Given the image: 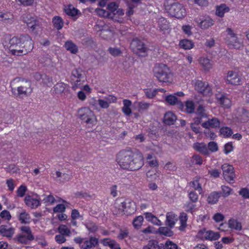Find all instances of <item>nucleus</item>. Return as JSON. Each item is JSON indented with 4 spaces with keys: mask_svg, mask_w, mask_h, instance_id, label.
<instances>
[{
    "mask_svg": "<svg viewBox=\"0 0 249 249\" xmlns=\"http://www.w3.org/2000/svg\"><path fill=\"white\" fill-rule=\"evenodd\" d=\"M116 161L121 168L128 171H136L144 165L143 154L137 150H123L117 155Z\"/></svg>",
    "mask_w": 249,
    "mask_h": 249,
    "instance_id": "f257e3e1",
    "label": "nucleus"
},
{
    "mask_svg": "<svg viewBox=\"0 0 249 249\" xmlns=\"http://www.w3.org/2000/svg\"><path fill=\"white\" fill-rule=\"evenodd\" d=\"M9 44L3 42V45L9 48L12 54L16 55L26 54L33 48V42L28 35H23L19 37L14 36L9 39Z\"/></svg>",
    "mask_w": 249,
    "mask_h": 249,
    "instance_id": "f03ea898",
    "label": "nucleus"
},
{
    "mask_svg": "<svg viewBox=\"0 0 249 249\" xmlns=\"http://www.w3.org/2000/svg\"><path fill=\"white\" fill-rule=\"evenodd\" d=\"M10 86L12 93L17 96H28L33 91L31 81L20 77L14 79Z\"/></svg>",
    "mask_w": 249,
    "mask_h": 249,
    "instance_id": "7ed1b4c3",
    "label": "nucleus"
},
{
    "mask_svg": "<svg viewBox=\"0 0 249 249\" xmlns=\"http://www.w3.org/2000/svg\"><path fill=\"white\" fill-rule=\"evenodd\" d=\"M154 76L160 82L172 83L173 74L169 68L164 64H156L153 69Z\"/></svg>",
    "mask_w": 249,
    "mask_h": 249,
    "instance_id": "20e7f679",
    "label": "nucleus"
},
{
    "mask_svg": "<svg viewBox=\"0 0 249 249\" xmlns=\"http://www.w3.org/2000/svg\"><path fill=\"white\" fill-rule=\"evenodd\" d=\"M78 118L85 123L90 126L95 125L97 119L94 112L89 108L85 107L78 109L77 111Z\"/></svg>",
    "mask_w": 249,
    "mask_h": 249,
    "instance_id": "39448f33",
    "label": "nucleus"
},
{
    "mask_svg": "<svg viewBox=\"0 0 249 249\" xmlns=\"http://www.w3.org/2000/svg\"><path fill=\"white\" fill-rule=\"evenodd\" d=\"M110 18L115 21L121 23L123 21L122 17L124 12L122 9L119 8L118 5L115 2H110L107 6Z\"/></svg>",
    "mask_w": 249,
    "mask_h": 249,
    "instance_id": "423d86ee",
    "label": "nucleus"
},
{
    "mask_svg": "<svg viewBox=\"0 0 249 249\" xmlns=\"http://www.w3.org/2000/svg\"><path fill=\"white\" fill-rule=\"evenodd\" d=\"M166 10L171 16L178 18H182L186 15L185 9L178 3L166 5Z\"/></svg>",
    "mask_w": 249,
    "mask_h": 249,
    "instance_id": "0eeeda50",
    "label": "nucleus"
},
{
    "mask_svg": "<svg viewBox=\"0 0 249 249\" xmlns=\"http://www.w3.org/2000/svg\"><path fill=\"white\" fill-rule=\"evenodd\" d=\"M85 80V75L81 69H75L72 71L71 81L73 89L76 90L79 88Z\"/></svg>",
    "mask_w": 249,
    "mask_h": 249,
    "instance_id": "6e6552de",
    "label": "nucleus"
},
{
    "mask_svg": "<svg viewBox=\"0 0 249 249\" xmlns=\"http://www.w3.org/2000/svg\"><path fill=\"white\" fill-rule=\"evenodd\" d=\"M74 241L79 245L81 249H93L99 242L98 239L95 237H90L89 239L76 237Z\"/></svg>",
    "mask_w": 249,
    "mask_h": 249,
    "instance_id": "1a4fd4ad",
    "label": "nucleus"
},
{
    "mask_svg": "<svg viewBox=\"0 0 249 249\" xmlns=\"http://www.w3.org/2000/svg\"><path fill=\"white\" fill-rule=\"evenodd\" d=\"M20 230L22 232L16 236V239L19 243L27 244L34 239V236L29 227L22 226Z\"/></svg>",
    "mask_w": 249,
    "mask_h": 249,
    "instance_id": "9d476101",
    "label": "nucleus"
},
{
    "mask_svg": "<svg viewBox=\"0 0 249 249\" xmlns=\"http://www.w3.org/2000/svg\"><path fill=\"white\" fill-rule=\"evenodd\" d=\"M192 82L195 89L204 96H210L212 95L211 88L207 83L203 82L199 80H195Z\"/></svg>",
    "mask_w": 249,
    "mask_h": 249,
    "instance_id": "9b49d317",
    "label": "nucleus"
},
{
    "mask_svg": "<svg viewBox=\"0 0 249 249\" xmlns=\"http://www.w3.org/2000/svg\"><path fill=\"white\" fill-rule=\"evenodd\" d=\"M224 178L230 183H233L235 177L233 167L229 164L225 163L221 167Z\"/></svg>",
    "mask_w": 249,
    "mask_h": 249,
    "instance_id": "f8f14e48",
    "label": "nucleus"
},
{
    "mask_svg": "<svg viewBox=\"0 0 249 249\" xmlns=\"http://www.w3.org/2000/svg\"><path fill=\"white\" fill-rule=\"evenodd\" d=\"M26 205L31 209H35L40 205L39 196L36 194L27 195L24 198Z\"/></svg>",
    "mask_w": 249,
    "mask_h": 249,
    "instance_id": "ddd939ff",
    "label": "nucleus"
},
{
    "mask_svg": "<svg viewBox=\"0 0 249 249\" xmlns=\"http://www.w3.org/2000/svg\"><path fill=\"white\" fill-rule=\"evenodd\" d=\"M195 21L197 26L202 30H206L214 24L213 20L209 16L196 18Z\"/></svg>",
    "mask_w": 249,
    "mask_h": 249,
    "instance_id": "4468645a",
    "label": "nucleus"
},
{
    "mask_svg": "<svg viewBox=\"0 0 249 249\" xmlns=\"http://www.w3.org/2000/svg\"><path fill=\"white\" fill-rule=\"evenodd\" d=\"M132 50L139 55L143 56L147 50L144 43L138 39H133L130 44Z\"/></svg>",
    "mask_w": 249,
    "mask_h": 249,
    "instance_id": "2eb2a0df",
    "label": "nucleus"
},
{
    "mask_svg": "<svg viewBox=\"0 0 249 249\" xmlns=\"http://www.w3.org/2000/svg\"><path fill=\"white\" fill-rule=\"evenodd\" d=\"M226 82L233 85H239L241 84V78L238 73L229 71L227 73Z\"/></svg>",
    "mask_w": 249,
    "mask_h": 249,
    "instance_id": "dca6fc26",
    "label": "nucleus"
},
{
    "mask_svg": "<svg viewBox=\"0 0 249 249\" xmlns=\"http://www.w3.org/2000/svg\"><path fill=\"white\" fill-rule=\"evenodd\" d=\"M95 29L97 31H101V36L105 39H107L110 36L113 35V29H108V26L103 24H98L95 26Z\"/></svg>",
    "mask_w": 249,
    "mask_h": 249,
    "instance_id": "f3484780",
    "label": "nucleus"
},
{
    "mask_svg": "<svg viewBox=\"0 0 249 249\" xmlns=\"http://www.w3.org/2000/svg\"><path fill=\"white\" fill-rule=\"evenodd\" d=\"M201 125L203 128L206 129H216L219 127L220 125V121L218 118L216 117H213L212 118L208 119L207 121L203 122Z\"/></svg>",
    "mask_w": 249,
    "mask_h": 249,
    "instance_id": "a211bd4d",
    "label": "nucleus"
},
{
    "mask_svg": "<svg viewBox=\"0 0 249 249\" xmlns=\"http://www.w3.org/2000/svg\"><path fill=\"white\" fill-rule=\"evenodd\" d=\"M23 21L33 31L36 30L39 27L38 21L35 18L30 15L24 16L23 18Z\"/></svg>",
    "mask_w": 249,
    "mask_h": 249,
    "instance_id": "6ab92c4d",
    "label": "nucleus"
},
{
    "mask_svg": "<svg viewBox=\"0 0 249 249\" xmlns=\"http://www.w3.org/2000/svg\"><path fill=\"white\" fill-rule=\"evenodd\" d=\"M226 43L231 48L240 49L244 46L243 39L237 35Z\"/></svg>",
    "mask_w": 249,
    "mask_h": 249,
    "instance_id": "aec40b11",
    "label": "nucleus"
},
{
    "mask_svg": "<svg viewBox=\"0 0 249 249\" xmlns=\"http://www.w3.org/2000/svg\"><path fill=\"white\" fill-rule=\"evenodd\" d=\"M165 101L172 106L177 105L179 109H183L184 106L183 103L179 100L175 95L170 94L165 97Z\"/></svg>",
    "mask_w": 249,
    "mask_h": 249,
    "instance_id": "412c9836",
    "label": "nucleus"
},
{
    "mask_svg": "<svg viewBox=\"0 0 249 249\" xmlns=\"http://www.w3.org/2000/svg\"><path fill=\"white\" fill-rule=\"evenodd\" d=\"M200 233L202 235V237L206 240H216L218 239L220 235L218 232H214L212 231H202Z\"/></svg>",
    "mask_w": 249,
    "mask_h": 249,
    "instance_id": "4be33fe9",
    "label": "nucleus"
},
{
    "mask_svg": "<svg viewBox=\"0 0 249 249\" xmlns=\"http://www.w3.org/2000/svg\"><path fill=\"white\" fill-rule=\"evenodd\" d=\"M199 64L204 70L208 71L213 67V62L207 57L202 56L198 59Z\"/></svg>",
    "mask_w": 249,
    "mask_h": 249,
    "instance_id": "5701e85b",
    "label": "nucleus"
},
{
    "mask_svg": "<svg viewBox=\"0 0 249 249\" xmlns=\"http://www.w3.org/2000/svg\"><path fill=\"white\" fill-rule=\"evenodd\" d=\"M14 233L15 229L13 228L9 227L5 225L0 226V234L3 236L11 237Z\"/></svg>",
    "mask_w": 249,
    "mask_h": 249,
    "instance_id": "b1692460",
    "label": "nucleus"
},
{
    "mask_svg": "<svg viewBox=\"0 0 249 249\" xmlns=\"http://www.w3.org/2000/svg\"><path fill=\"white\" fill-rule=\"evenodd\" d=\"M177 214L173 212H169L166 214V224L170 228H173L178 221Z\"/></svg>",
    "mask_w": 249,
    "mask_h": 249,
    "instance_id": "393cba45",
    "label": "nucleus"
},
{
    "mask_svg": "<svg viewBox=\"0 0 249 249\" xmlns=\"http://www.w3.org/2000/svg\"><path fill=\"white\" fill-rule=\"evenodd\" d=\"M18 219L22 224H28L31 222V216L26 210H22L20 212L18 213Z\"/></svg>",
    "mask_w": 249,
    "mask_h": 249,
    "instance_id": "a878e982",
    "label": "nucleus"
},
{
    "mask_svg": "<svg viewBox=\"0 0 249 249\" xmlns=\"http://www.w3.org/2000/svg\"><path fill=\"white\" fill-rule=\"evenodd\" d=\"M56 94H61L68 90L69 86L63 82L57 83L53 87Z\"/></svg>",
    "mask_w": 249,
    "mask_h": 249,
    "instance_id": "bb28decb",
    "label": "nucleus"
},
{
    "mask_svg": "<svg viewBox=\"0 0 249 249\" xmlns=\"http://www.w3.org/2000/svg\"><path fill=\"white\" fill-rule=\"evenodd\" d=\"M229 227L232 230L237 231H240L242 229V225L241 223L237 219L231 218L228 221Z\"/></svg>",
    "mask_w": 249,
    "mask_h": 249,
    "instance_id": "cd10ccee",
    "label": "nucleus"
},
{
    "mask_svg": "<svg viewBox=\"0 0 249 249\" xmlns=\"http://www.w3.org/2000/svg\"><path fill=\"white\" fill-rule=\"evenodd\" d=\"M145 219L147 221L157 226H161L162 222L155 215L151 213H144Z\"/></svg>",
    "mask_w": 249,
    "mask_h": 249,
    "instance_id": "c85d7f7f",
    "label": "nucleus"
},
{
    "mask_svg": "<svg viewBox=\"0 0 249 249\" xmlns=\"http://www.w3.org/2000/svg\"><path fill=\"white\" fill-rule=\"evenodd\" d=\"M130 204H131L129 203H125V201L121 202L120 203L118 202H116L115 204V208L116 209H118V211H114V213H115V214H116L125 213V208H126L127 206H130Z\"/></svg>",
    "mask_w": 249,
    "mask_h": 249,
    "instance_id": "c756f323",
    "label": "nucleus"
},
{
    "mask_svg": "<svg viewBox=\"0 0 249 249\" xmlns=\"http://www.w3.org/2000/svg\"><path fill=\"white\" fill-rule=\"evenodd\" d=\"M176 120V116L172 112L168 111L164 115V122L168 125L173 124Z\"/></svg>",
    "mask_w": 249,
    "mask_h": 249,
    "instance_id": "7c9ffc66",
    "label": "nucleus"
},
{
    "mask_svg": "<svg viewBox=\"0 0 249 249\" xmlns=\"http://www.w3.org/2000/svg\"><path fill=\"white\" fill-rule=\"evenodd\" d=\"M158 25L161 31H162L164 33L168 32L169 28V24L165 18H159Z\"/></svg>",
    "mask_w": 249,
    "mask_h": 249,
    "instance_id": "2f4dec72",
    "label": "nucleus"
},
{
    "mask_svg": "<svg viewBox=\"0 0 249 249\" xmlns=\"http://www.w3.org/2000/svg\"><path fill=\"white\" fill-rule=\"evenodd\" d=\"M132 102L130 100L124 99L123 100V107H122V111L126 116H129L132 113L131 106Z\"/></svg>",
    "mask_w": 249,
    "mask_h": 249,
    "instance_id": "473e14b6",
    "label": "nucleus"
},
{
    "mask_svg": "<svg viewBox=\"0 0 249 249\" xmlns=\"http://www.w3.org/2000/svg\"><path fill=\"white\" fill-rule=\"evenodd\" d=\"M217 99L219 104L224 108H229L231 106L230 100L224 95L217 96Z\"/></svg>",
    "mask_w": 249,
    "mask_h": 249,
    "instance_id": "72a5a7b5",
    "label": "nucleus"
},
{
    "mask_svg": "<svg viewBox=\"0 0 249 249\" xmlns=\"http://www.w3.org/2000/svg\"><path fill=\"white\" fill-rule=\"evenodd\" d=\"M230 8L225 4H221L216 7V15L219 17H223L226 13L229 12Z\"/></svg>",
    "mask_w": 249,
    "mask_h": 249,
    "instance_id": "f704fd0d",
    "label": "nucleus"
},
{
    "mask_svg": "<svg viewBox=\"0 0 249 249\" xmlns=\"http://www.w3.org/2000/svg\"><path fill=\"white\" fill-rule=\"evenodd\" d=\"M0 21L6 24H11L13 22V16L9 13L0 14Z\"/></svg>",
    "mask_w": 249,
    "mask_h": 249,
    "instance_id": "c9c22d12",
    "label": "nucleus"
},
{
    "mask_svg": "<svg viewBox=\"0 0 249 249\" xmlns=\"http://www.w3.org/2000/svg\"><path fill=\"white\" fill-rule=\"evenodd\" d=\"M221 195V193L218 192H214L210 194L208 196L207 201L209 204H216L219 199Z\"/></svg>",
    "mask_w": 249,
    "mask_h": 249,
    "instance_id": "e433bc0d",
    "label": "nucleus"
},
{
    "mask_svg": "<svg viewBox=\"0 0 249 249\" xmlns=\"http://www.w3.org/2000/svg\"><path fill=\"white\" fill-rule=\"evenodd\" d=\"M194 148L198 152L207 155L209 153L206 145L204 143H196L194 144Z\"/></svg>",
    "mask_w": 249,
    "mask_h": 249,
    "instance_id": "4c0bfd02",
    "label": "nucleus"
},
{
    "mask_svg": "<svg viewBox=\"0 0 249 249\" xmlns=\"http://www.w3.org/2000/svg\"><path fill=\"white\" fill-rule=\"evenodd\" d=\"M52 22L54 27L58 30L61 29L63 27L64 22L60 17H54L53 18Z\"/></svg>",
    "mask_w": 249,
    "mask_h": 249,
    "instance_id": "58836bf2",
    "label": "nucleus"
},
{
    "mask_svg": "<svg viewBox=\"0 0 249 249\" xmlns=\"http://www.w3.org/2000/svg\"><path fill=\"white\" fill-rule=\"evenodd\" d=\"M65 12L69 16L74 17L79 13V10L72 5L66 6L64 8Z\"/></svg>",
    "mask_w": 249,
    "mask_h": 249,
    "instance_id": "ea45409f",
    "label": "nucleus"
},
{
    "mask_svg": "<svg viewBox=\"0 0 249 249\" xmlns=\"http://www.w3.org/2000/svg\"><path fill=\"white\" fill-rule=\"evenodd\" d=\"M179 45L185 50H190L193 48L194 44L193 41L190 40L183 39L180 41Z\"/></svg>",
    "mask_w": 249,
    "mask_h": 249,
    "instance_id": "a19ab883",
    "label": "nucleus"
},
{
    "mask_svg": "<svg viewBox=\"0 0 249 249\" xmlns=\"http://www.w3.org/2000/svg\"><path fill=\"white\" fill-rule=\"evenodd\" d=\"M65 48L71 53L75 54L78 52L77 46L71 41H67L65 44Z\"/></svg>",
    "mask_w": 249,
    "mask_h": 249,
    "instance_id": "79ce46f5",
    "label": "nucleus"
},
{
    "mask_svg": "<svg viewBox=\"0 0 249 249\" xmlns=\"http://www.w3.org/2000/svg\"><path fill=\"white\" fill-rule=\"evenodd\" d=\"M180 226L179 227L180 231H184L187 226V215L185 213H182L179 217Z\"/></svg>",
    "mask_w": 249,
    "mask_h": 249,
    "instance_id": "37998d69",
    "label": "nucleus"
},
{
    "mask_svg": "<svg viewBox=\"0 0 249 249\" xmlns=\"http://www.w3.org/2000/svg\"><path fill=\"white\" fill-rule=\"evenodd\" d=\"M183 109H180L182 111H186L188 113L194 112L195 109L194 103L192 101H187L184 105Z\"/></svg>",
    "mask_w": 249,
    "mask_h": 249,
    "instance_id": "c03bdc74",
    "label": "nucleus"
},
{
    "mask_svg": "<svg viewBox=\"0 0 249 249\" xmlns=\"http://www.w3.org/2000/svg\"><path fill=\"white\" fill-rule=\"evenodd\" d=\"M219 132L220 135L224 138H228L231 136L233 133L232 130L228 127H221L220 129Z\"/></svg>",
    "mask_w": 249,
    "mask_h": 249,
    "instance_id": "a18cd8bd",
    "label": "nucleus"
},
{
    "mask_svg": "<svg viewBox=\"0 0 249 249\" xmlns=\"http://www.w3.org/2000/svg\"><path fill=\"white\" fill-rule=\"evenodd\" d=\"M157 233L159 232L160 234L164 235L166 236H171L173 234V231L168 227H160L157 231Z\"/></svg>",
    "mask_w": 249,
    "mask_h": 249,
    "instance_id": "49530a36",
    "label": "nucleus"
},
{
    "mask_svg": "<svg viewBox=\"0 0 249 249\" xmlns=\"http://www.w3.org/2000/svg\"><path fill=\"white\" fill-rule=\"evenodd\" d=\"M226 36L225 38V42H227L231 38L235 37L237 35L235 33L234 31L230 27H228L225 30Z\"/></svg>",
    "mask_w": 249,
    "mask_h": 249,
    "instance_id": "de8ad7c7",
    "label": "nucleus"
},
{
    "mask_svg": "<svg viewBox=\"0 0 249 249\" xmlns=\"http://www.w3.org/2000/svg\"><path fill=\"white\" fill-rule=\"evenodd\" d=\"M42 201L46 205H51L54 203L55 199L53 195H45Z\"/></svg>",
    "mask_w": 249,
    "mask_h": 249,
    "instance_id": "09e8293b",
    "label": "nucleus"
},
{
    "mask_svg": "<svg viewBox=\"0 0 249 249\" xmlns=\"http://www.w3.org/2000/svg\"><path fill=\"white\" fill-rule=\"evenodd\" d=\"M59 232L65 236H70L71 234L70 230L65 225H61L58 228Z\"/></svg>",
    "mask_w": 249,
    "mask_h": 249,
    "instance_id": "8fccbe9b",
    "label": "nucleus"
},
{
    "mask_svg": "<svg viewBox=\"0 0 249 249\" xmlns=\"http://www.w3.org/2000/svg\"><path fill=\"white\" fill-rule=\"evenodd\" d=\"M143 221V217L142 216L139 215L134 219L133 221V226L135 229H139L142 225Z\"/></svg>",
    "mask_w": 249,
    "mask_h": 249,
    "instance_id": "3c124183",
    "label": "nucleus"
},
{
    "mask_svg": "<svg viewBox=\"0 0 249 249\" xmlns=\"http://www.w3.org/2000/svg\"><path fill=\"white\" fill-rule=\"evenodd\" d=\"M108 52L114 57L119 56L121 55L122 53L120 48L117 47H109L108 49Z\"/></svg>",
    "mask_w": 249,
    "mask_h": 249,
    "instance_id": "603ef678",
    "label": "nucleus"
},
{
    "mask_svg": "<svg viewBox=\"0 0 249 249\" xmlns=\"http://www.w3.org/2000/svg\"><path fill=\"white\" fill-rule=\"evenodd\" d=\"M95 11L100 17L110 18L109 11H108L102 8H98L95 9Z\"/></svg>",
    "mask_w": 249,
    "mask_h": 249,
    "instance_id": "864d4df0",
    "label": "nucleus"
},
{
    "mask_svg": "<svg viewBox=\"0 0 249 249\" xmlns=\"http://www.w3.org/2000/svg\"><path fill=\"white\" fill-rule=\"evenodd\" d=\"M222 196L224 197H227L232 193V190L227 186H222Z\"/></svg>",
    "mask_w": 249,
    "mask_h": 249,
    "instance_id": "5fc2aeb1",
    "label": "nucleus"
},
{
    "mask_svg": "<svg viewBox=\"0 0 249 249\" xmlns=\"http://www.w3.org/2000/svg\"><path fill=\"white\" fill-rule=\"evenodd\" d=\"M27 191V188L24 185H20L17 189L16 193L17 196L20 197H22L24 196L26 192Z\"/></svg>",
    "mask_w": 249,
    "mask_h": 249,
    "instance_id": "6e6d98bb",
    "label": "nucleus"
},
{
    "mask_svg": "<svg viewBox=\"0 0 249 249\" xmlns=\"http://www.w3.org/2000/svg\"><path fill=\"white\" fill-rule=\"evenodd\" d=\"M125 203H129L131 204L130 206H127L125 209V213L127 214H131L133 213L135 211L136 207L135 206V204L133 202H130L128 201H125Z\"/></svg>",
    "mask_w": 249,
    "mask_h": 249,
    "instance_id": "4d7b16f0",
    "label": "nucleus"
},
{
    "mask_svg": "<svg viewBox=\"0 0 249 249\" xmlns=\"http://www.w3.org/2000/svg\"><path fill=\"white\" fill-rule=\"evenodd\" d=\"M6 184L8 188V190L10 191H13L16 186L15 181L12 179L9 178L6 180Z\"/></svg>",
    "mask_w": 249,
    "mask_h": 249,
    "instance_id": "13d9d810",
    "label": "nucleus"
},
{
    "mask_svg": "<svg viewBox=\"0 0 249 249\" xmlns=\"http://www.w3.org/2000/svg\"><path fill=\"white\" fill-rule=\"evenodd\" d=\"M190 185L196 190H197L200 194L202 189L197 180H193L190 183Z\"/></svg>",
    "mask_w": 249,
    "mask_h": 249,
    "instance_id": "bf43d9fd",
    "label": "nucleus"
},
{
    "mask_svg": "<svg viewBox=\"0 0 249 249\" xmlns=\"http://www.w3.org/2000/svg\"><path fill=\"white\" fill-rule=\"evenodd\" d=\"M150 106V104L144 102H141L138 103V110H144L148 109Z\"/></svg>",
    "mask_w": 249,
    "mask_h": 249,
    "instance_id": "052dcab7",
    "label": "nucleus"
},
{
    "mask_svg": "<svg viewBox=\"0 0 249 249\" xmlns=\"http://www.w3.org/2000/svg\"><path fill=\"white\" fill-rule=\"evenodd\" d=\"M85 226L87 229L90 231V232H95L97 230V226L92 222H87L85 224Z\"/></svg>",
    "mask_w": 249,
    "mask_h": 249,
    "instance_id": "680f3d73",
    "label": "nucleus"
},
{
    "mask_svg": "<svg viewBox=\"0 0 249 249\" xmlns=\"http://www.w3.org/2000/svg\"><path fill=\"white\" fill-rule=\"evenodd\" d=\"M97 102H98L99 105L102 108L107 109L109 106L108 102H107V99H105V100L99 99H98Z\"/></svg>",
    "mask_w": 249,
    "mask_h": 249,
    "instance_id": "e2e57ef3",
    "label": "nucleus"
},
{
    "mask_svg": "<svg viewBox=\"0 0 249 249\" xmlns=\"http://www.w3.org/2000/svg\"><path fill=\"white\" fill-rule=\"evenodd\" d=\"M192 27L189 25H184L182 26V30L187 35L190 36L192 35Z\"/></svg>",
    "mask_w": 249,
    "mask_h": 249,
    "instance_id": "0e129e2a",
    "label": "nucleus"
},
{
    "mask_svg": "<svg viewBox=\"0 0 249 249\" xmlns=\"http://www.w3.org/2000/svg\"><path fill=\"white\" fill-rule=\"evenodd\" d=\"M66 207L64 204L57 205L53 208V212L55 213H62L65 211Z\"/></svg>",
    "mask_w": 249,
    "mask_h": 249,
    "instance_id": "69168bd1",
    "label": "nucleus"
},
{
    "mask_svg": "<svg viewBox=\"0 0 249 249\" xmlns=\"http://www.w3.org/2000/svg\"><path fill=\"white\" fill-rule=\"evenodd\" d=\"M166 249H178V245L171 241H167L165 244Z\"/></svg>",
    "mask_w": 249,
    "mask_h": 249,
    "instance_id": "338daca9",
    "label": "nucleus"
},
{
    "mask_svg": "<svg viewBox=\"0 0 249 249\" xmlns=\"http://www.w3.org/2000/svg\"><path fill=\"white\" fill-rule=\"evenodd\" d=\"M143 249H159L158 245L153 241H149L148 243L143 247Z\"/></svg>",
    "mask_w": 249,
    "mask_h": 249,
    "instance_id": "774afa93",
    "label": "nucleus"
}]
</instances>
